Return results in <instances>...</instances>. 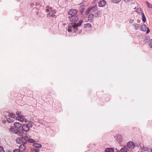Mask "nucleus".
Here are the masks:
<instances>
[{"mask_svg": "<svg viewBox=\"0 0 152 152\" xmlns=\"http://www.w3.org/2000/svg\"><path fill=\"white\" fill-rule=\"evenodd\" d=\"M140 21V20L139 21H138L137 22H138V23H139Z\"/></svg>", "mask_w": 152, "mask_h": 152, "instance_id": "43", "label": "nucleus"}, {"mask_svg": "<svg viewBox=\"0 0 152 152\" xmlns=\"http://www.w3.org/2000/svg\"><path fill=\"white\" fill-rule=\"evenodd\" d=\"M134 21V20L133 19H131L129 21V22L131 23H132Z\"/></svg>", "mask_w": 152, "mask_h": 152, "instance_id": "39", "label": "nucleus"}, {"mask_svg": "<svg viewBox=\"0 0 152 152\" xmlns=\"http://www.w3.org/2000/svg\"><path fill=\"white\" fill-rule=\"evenodd\" d=\"M94 16V15L92 14H90L88 17V18L89 20H91V19H92L93 18Z\"/></svg>", "mask_w": 152, "mask_h": 152, "instance_id": "25", "label": "nucleus"}, {"mask_svg": "<svg viewBox=\"0 0 152 152\" xmlns=\"http://www.w3.org/2000/svg\"><path fill=\"white\" fill-rule=\"evenodd\" d=\"M87 26H88V27H89L90 26H91V25L90 23H87Z\"/></svg>", "mask_w": 152, "mask_h": 152, "instance_id": "40", "label": "nucleus"}, {"mask_svg": "<svg viewBox=\"0 0 152 152\" xmlns=\"http://www.w3.org/2000/svg\"><path fill=\"white\" fill-rule=\"evenodd\" d=\"M114 150L113 148H107L105 149L104 152H113Z\"/></svg>", "mask_w": 152, "mask_h": 152, "instance_id": "17", "label": "nucleus"}, {"mask_svg": "<svg viewBox=\"0 0 152 152\" xmlns=\"http://www.w3.org/2000/svg\"><path fill=\"white\" fill-rule=\"evenodd\" d=\"M46 12H53L54 13H55L56 12L55 10H54L50 6H48L46 7Z\"/></svg>", "mask_w": 152, "mask_h": 152, "instance_id": "6", "label": "nucleus"}, {"mask_svg": "<svg viewBox=\"0 0 152 152\" xmlns=\"http://www.w3.org/2000/svg\"><path fill=\"white\" fill-rule=\"evenodd\" d=\"M139 9H138V8H137V10H136V11H137V12L138 13V14H140V12H139Z\"/></svg>", "mask_w": 152, "mask_h": 152, "instance_id": "35", "label": "nucleus"}, {"mask_svg": "<svg viewBox=\"0 0 152 152\" xmlns=\"http://www.w3.org/2000/svg\"><path fill=\"white\" fill-rule=\"evenodd\" d=\"M127 146L129 148H133L135 146V144L133 142L130 141L127 143Z\"/></svg>", "mask_w": 152, "mask_h": 152, "instance_id": "9", "label": "nucleus"}, {"mask_svg": "<svg viewBox=\"0 0 152 152\" xmlns=\"http://www.w3.org/2000/svg\"><path fill=\"white\" fill-rule=\"evenodd\" d=\"M26 148V146L24 145V144H21L19 146V151H24Z\"/></svg>", "mask_w": 152, "mask_h": 152, "instance_id": "11", "label": "nucleus"}, {"mask_svg": "<svg viewBox=\"0 0 152 152\" xmlns=\"http://www.w3.org/2000/svg\"><path fill=\"white\" fill-rule=\"evenodd\" d=\"M112 2L114 4H118L119 3L121 0H112Z\"/></svg>", "mask_w": 152, "mask_h": 152, "instance_id": "26", "label": "nucleus"}, {"mask_svg": "<svg viewBox=\"0 0 152 152\" xmlns=\"http://www.w3.org/2000/svg\"><path fill=\"white\" fill-rule=\"evenodd\" d=\"M33 150L36 152H39V150L38 148H33Z\"/></svg>", "mask_w": 152, "mask_h": 152, "instance_id": "28", "label": "nucleus"}, {"mask_svg": "<svg viewBox=\"0 0 152 152\" xmlns=\"http://www.w3.org/2000/svg\"><path fill=\"white\" fill-rule=\"evenodd\" d=\"M115 137L116 138V140L118 142H120L122 141V138L120 135H118L116 136Z\"/></svg>", "mask_w": 152, "mask_h": 152, "instance_id": "14", "label": "nucleus"}, {"mask_svg": "<svg viewBox=\"0 0 152 152\" xmlns=\"http://www.w3.org/2000/svg\"><path fill=\"white\" fill-rule=\"evenodd\" d=\"M27 121H25V122H26Z\"/></svg>", "mask_w": 152, "mask_h": 152, "instance_id": "44", "label": "nucleus"}, {"mask_svg": "<svg viewBox=\"0 0 152 152\" xmlns=\"http://www.w3.org/2000/svg\"><path fill=\"white\" fill-rule=\"evenodd\" d=\"M142 150H144V151H146L148 150V149L147 148L145 147H143L142 148Z\"/></svg>", "mask_w": 152, "mask_h": 152, "instance_id": "33", "label": "nucleus"}, {"mask_svg": "<svg viewBox=\"0 0 152 152\" xmlns=\"http://www.w3.org/2000/svg\"><path fill=\"white\" fill-rule=\"evenodd\" d=\"M20 113H20L19 112V111H17L16 113V114L18 115V116H20L21 115H20Z\"/></svg>", "mask_w": 152, "mask_h": 152, "instance_id": "31", "label": "nucleus"}, {"mask_svg": "<svg viewBox=\"0 0 152 152\" xmlns=\"http://www.w3.org/2000/svg\"><path fill=\"white\" fill-rule=\"evenodd\" d=\"M51 12H49L47 15V17H50V15H51Z\"/></svg>", "mask_w": 152, "mask_h": 152, "instance_id": "36", "label": "nucleus"}, {"mask_svg": "<svg viewBox=\"0 0 152 152\" xmlns=\"http://www.w3.org/2000/svg\"><path fill=\"white\" fill-rule=\"evenodd\" d=\"M85 10V8L84 7L81 8L80 11V13L81 14H83V13L84 12Z\"/></svg>", "mask_w": 152, "mask_h": 152, "instance_id": "27", "label": "nucleus"}, {"mask_svg": "<svg viewBox=\"0 0 152 152\" xmlns=\"http://www.w3.org/2000/svg\"><path fill=\"white\" fill-rule=\"evenodd\" d=\"M54 14V13H52L50 15V17H55V15Z\"/></svg>", "mask_w": 152, "mask_h": 152, "instance_id": "32", "label": "nucleus"}, {"mask_svg": "<svg viewBox=\"0 0 152 152\" xmlns=\"http://www.w3.org/2000/svg\"><path fill=\"white\" fill-rule=\"evenodd\" d=\"M142 16V21L143 22H145L146 21V19L145 16V15L144 14V13L143 12H142L141 13Z\"/></svg>", "mask_w": 152, "mask_h": 152, "instance_id": "18", "label": "nucleus"}, {"mask_svg": "<svg viewBox=\"0 0 152 152\" xmlns=\"http://www.w3.org/2000/svg\"><path fill=\"white\" fill-rule=\"evenodd\" d=\"M8 116L11 117V118H14L15 117V115L14 114L11 113L9 114Z\"/></svg>", "mask_w": 152, "mask_h": 152, "instance_id": "24", "label": "nucleus"}, {"mask_svg": "<svg viewBox=\"0 0 152 152\" xmlns=\"http://www.w3.org/2000/svg\"><path fill=\"white\" fill-rule=\"evenodd\" d=\"M150 31V30L149 28H148L147 30L146 31V33L147 34H148L149 33V32Z\"/></svg>", "mask_w": 152, "mask_h": 152, "instance_id": "34", "label": "nucleus"}, {"mask_svg": "<svg viewBox=\"0 0 152 152\" xmlns=\"http://www.w3.org/2000/svg\"><path fill=\"white\" fill-rule=\"evenodd\" d=\"M147 28L146 25L145 24H143L141 26L140 29L141 31H146Z\"/></svg>", "mask_w": 152, "mask_h": 152, "instance_id": "12", "label": "nucleus"}, {"mask_svg": "<svg viewBox=\"0 0 152 152\" xmlns=\"http://www.w3.org/2000/svg\"><path fill=\"white\" fill-rule=\"evenodd\" d=\"M96 7L94 6H91L89 7L86 11L85 13V15H88L89 13L92 10L93 11H94V9Z\"/></svg>", "mask_w": 152, "mask_h": 152, "instance_id": "8", "label": "nucleus"}, {"mask_svg": "<svg viewBox=\"0 0 152 152\" xmlns=\"http://www.w3.org/2000/svg\"><path fill=\"white\" fill-rule=\"evenodd\" d=\"M28 126H27L26 124L22 125V127L23 131L21 130V132L22 133H23L24 131L27 132H28L29 130V129L28 128Z\"/></svg>", "mask_w": 152, "mask_h": 152, "instance_id": "7", "label": "nucleus"}, {"mask_svg": "<svg viewBox=\"0 0 152 152\" xmlns=\"http://www.w3.org/2000/svg\"><path fill=\"white\" fill-rule=\"evenodd\" d=\"M77 12V11L76 10L72 9H71L68 11V14L69 15H70L71 16L72 15H76Z\"/></svg>", "mask_w": 152, "mask_h": 152, "instance_id": "5", "label": "nucleus"}, {"mask_svg": "<svg viewBox=\"0 0 152 152\" xmlns=\"http://www.w3.org/2000/svg\"><path fill=\"white\" fill-rule=\"evenodd\" d=\"M133 25L135 26L134 29L136 30H137L139 28V24L135 23V25L134 24Z\"/></svg>", "mask_w": 152, "mask_h": 152, "instance_id": "21", "label": "nucleus"}, {"mask_svg": "<svg viewBox=\"0 0 152 152\" xmlns=\"http://www.w3.org/2000/svg\"><path fill=\"white\" fill-rule=\"evenodd\" d=\"M140 11H142V10H141V8H140Z\"/></svg>", "mask_w": 152, "mask_h": 152, "instance_id": "42", "label": "nucleus"}, {"mask_svg": "<svg viewBox=\"0 0 152 152\" xmlns=\"http://www.w3.org/2000/svg\"><path fill=\"white\" fill-rule=\"evenodd\" d=\"M124 1H125V2H127V1H131L132 0H123Z\"/></svg>", "mask_w": 152, "mask_h": 152, "instance_id": "41", "label": "nucleus"}, {"mask_svg": "<svg viewBox=\"0 0 152 152\" xmlns=\"http://www.w3.org/2000/svg\"><path fill=\"white\" fill-rule=\"evenodd\" d=\"M33 146L35 148H38L41 147L42 146L40 144L34 143L33 144Z\"/></svg>", "mask_w": 152, "mask_h": 152, "instance_id": "15", "label": "nucleus"}, {"mask_svg": "<svg viewBox=\"0 0 152 152\" xmlns=\"http://www.w3.org/2000/svg\"><path fill=\"white\" fill-rule=\"evenodd\" d=\"M99 14L98 13H97L94 14V15L96 17H97L98 16Z\"/></svg>", "mask_w": 152, "mask_h": 152, "instance_id": "38", "label": "nucleus"}, {"mask_svg": "<svg viewBox=\"0 0 152 152\" xmlns=\"http://www.w3.org/2000/svg\"><path fill=\"white\" fill-rule=\"evenodd\" d=\"M13 124L15 128H12V129H13L12 131H14V133L17 134L21 133V129H20L22 127V124L18 122H15Z\"/></svg>", "mask_w": 152, "mask_h": 152, "instance_id": "2", "label": "nucleus"}, {"mask_svg": "<svg viewBox=\"0 0 152 152\" xmlns=\"http://www.w3.org/2000/svg\"><path fill=\"white\" fill-rule=\"evenodd\" d=\"M0 152H4L3 148L2 146H0Z\"/></svg>", "mask_w": 152, "mask_h": 152, "instance_id": "29", "label": "nucleus"}, {"mask_svg": "<svg viewBox=\"0 0 152 152\" xmlns=\"http://www.w3.org/2000/svg\"><path fill=\"white\" fill-rule=\"evenodd\" d=\"M20 151L19 149H15L13 151V152H19Z\"/></svg>", "mask_w": 152, "mask_h": 152, "instance_id": "30", "label": "nucleus"}, {"mask_svg": "<svg viewBox=\"0 0 152 152\" xmlns=\"http://www.w3.org/2000/svg\"><path fill=\"white\" fill-rule=\"evenodd\" d=\"M149 45L151 47V48H152V41L151 42L149 43Z\"/></svg>", "mask_w": 152, "mask_h": 152, "instance_id": "37", "label": "nucleus"}, {"mask_svg": "<svg viewBox=\"0 0 152 152\" xmlns=\"http://www.w3.org/2000/svg\"><path fill=\"white\" fill-rule=\"evenodd\" d=\"M70 21L72 22L75 23L77 22L78 20V17L76 15H72L68 17Z\"/></svg>", "mask_w": 152, "mask_h": 152, "instance_id": "4", "label": "nucleus"}, {"mask_svg": "<svg viewBox=\"0 0 152 152\" xmlns=\"http://www.w3.org/2000/svg\"><path fill=\"white\" fill-rule=\"evenodd\" d=\"M5 118H7V121L9 123H12L14 122V121L12 120V118L10 117L7 118L6 116H5Z\"/></svg>", "mask_w": 152, "mask_h": 152, "instance_id": "16", "label": "nucleus"}, {"mask_svg": "<svg viewBox=\"0 0 152 152\" xmlns=\"http://www.w3.org/2000/svg\"><path fill=\"white\" fill-rule=\"evenodd\" d=\"M82 20H80L78 23H71V26H69L68 29L69 32H71L72 30V28L74 29V32L76 33L78 31V27L80 26L83 23Z\"/></svg>", "mask_w": 152, "mask_h": 152, "instance_id": "1", "label": "nucleus"}, {"mask_svg": "<svg viewBox=\"0 0 152 152\" xmlns=\"http://www.w3.org/2000/svg\"><path fill=\"white\" fill-rule=\"evenodd\" d=\"M127 148L125 147L121 148L120 151V152H127Z\"/></svg>", "mask_w": 152, "mask_h": 152, "instance_id": "19", "label": "nucleus"}, {"mask_svg": "<svg viewBox=\"0 0 152 152\" xmlns=\"http://www.w3.org/2000/svg\"><path fill=\"white\" fill-rule=\"evenodd\" d=\"M147 6L148 8H152V5L150 4L149 2L148 1H146V2Z\"/></svg>", "mask_w": 152, "mask_h": 152, "instance_id": "22", "label": "nucleus"}, {"mask_svg": "<svg viewBox=\"0 0 152 152\" xmlns=\"http://www.w3.org/2000/svg\"><path fill=\"white\" fill-rule=\"evenodd\" d=\"M106 4V2L104 0L100 1L99 3V7H104Z\"/></svg>", "mask_w": 152, "mask_h": 152, "instance_id": "10", "label": "nucleus"}, {"mask_svg": "<svg viewBox=\"0 0 152 152\" xmlns=\"http://www.w3.org/2000/svg\"><path fill=\"white\" fill-rule=\"evenodd\" d=\"M28 137L23 136L17 138L16 139V141L18 143L20 144L22 142L23 144H26L27 142Z\"/></svg>", "mask_w": 152, "mask_h": 152, "instance_id": "3", "label": "nucleus"}, {"mask_svg": "<svg viewBox=\"0 0 152 152\" xmlns=\"http://www.w3.org/2000/svg\"><path fill=\"white\" fill-rule=\"evenodd\" d=\"M28 142L29 143H34L35 142L34 140L31 139H29L28 137L27 142Z\"/></svg>", "mask_w": 152, "mask_h": 152, "instance_id": "23", "label": "nucleus"}, {"mask_svg": "<svg viewBox=\"0 0 152 152\" xmlns=\"http://www.w3.org/2000/svg\"><path fill=\"white\" fill-rule=\"evenodd\" d=\"M23 115H21L20 116H18L16 118L17 120H19L21 122H23L24 121V119L22 118Z\"/></svg>", "mask_w": 152, "mask_h": 152, "instance_id": "13", "label": "nucleus"}, {"mask_svg": "<svg viewBox=\"0 0 152 152\" xmlns=\"http://www.w3.org/2000/svg\"><path fill=\"white\" fill-rule=\"evenodd\" d=\"M26 125L28 126V127L29 129L30 128H32L33 126L31 122H29Z\"/></svg>", "mask_w": 152, "mask_h": 152, "instance_id": "20", "label": "nucleus"}]
</instances>
